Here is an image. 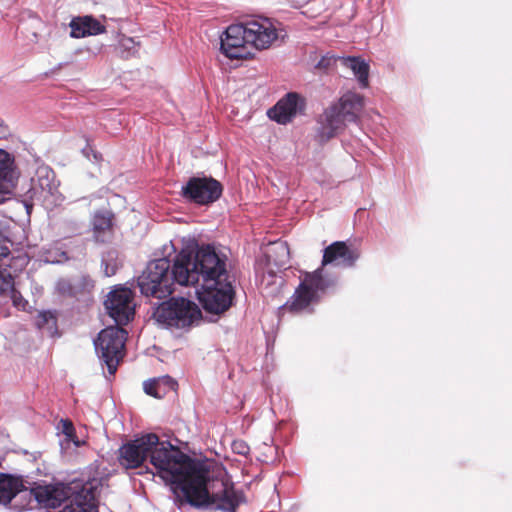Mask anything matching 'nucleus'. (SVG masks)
<instances>
[{
    "label": "nucleus",
    "instance_id": "obj_1",
    "mask_svg": "<svg viewBox=\"0 0 512 512\" xmlns=\"http://www.w3.org/2000/svg\"><path fill=\"white\" fill-rule=\"evenodd\" d=\"M148 456L156 474L170 485L180 503L198 509L236 512L244 499L233 485L214 479L212 464L207 459L192 458L170 442H160L155 433L129 440L118 450L119 464L125 469L141 467Z\"/></svg>",
    "mask_w": 512,
    "mask_h": 512
},
{
    "label": "nucleus",
    "instance_id": "obj_2",
    "mask_svg": "<svg viewBox=\"0 0 512 512\" xmlns=\"http://www.w3.org/2000/svg\"><path fill=\"white\" fill-rule=\"evenodd\" d=\"M227 261V254L213 244H195L193 271L197 274L191 286L202 281L196 293L207 313L222 314L233 304L235 279L227 270Z\"/></svg>",
    "mask_w": 512,
    "mask_h": 512
},
{
    "label": "nucleus",
    "instance_id": "obj_3",
    "mask_svg": "<svg viewBox=\"0 0 512 512\" xmlns=\"http://www.w3.org/2000/svg\"><path fill=\"white\" fill-rule=\"evenodd\" d=\"M195 247L183 248L172 259L162 257L147 263L137 278V286L145 297L166 299L174 292V286H190L196 279L193 271Z\"/></svg>",
    "mask_w": 512,
    "mask_h": 512
},
{
    "label": "nucleus",
    "instance_id": "obj_4",
    "mask_svg": "<svg viewBox=\"0 0 512 512\" xmlns=\"http://www.w3.org/2000/svg\"><path fill=\"white\" fill-rule=\"evenodd\" d=\"M102 480L75 478L69 482L40 485L36 482L29 488L35 500L46 507L56 509L62 504V512H98V489Z\"/></svg>",
    "mask_w": 512,
    "mask_h": 512
},
{
    "label": "nucleus",
    "instance_id": "obj_5",
    "mask_svg": "<svg viewBox=\"0 0 512 512\" xmlns=\"http://www.w3.org/2000/svg\"><path fill=\"white\" fill-rule=\"evenodd\" d=\"M277 30L267 18L232 24L220 37V50L229 59H250L251 47L262 50L277 39Z\"/></svg>",
    "mask_w": 512,
    "mask_h": 512
},
{
    "label": "nucleus",
    "instance_id": "obj_6",
    "mask_svg": "<svg viewBox=\"0 0 512 512\" xmlns=\"http://www.w3.org/2000/svg\"><path fill=\"white\" fill-rule=\"evenodd\" d=\"M365 106L364 97L347 91L331 103L317 120L316 140L324 144L342 133L348 124L357 123Z\"/></svg>",
    "mask_w": 512,
    "mask_h": 512
},
{
    "label": "nucleus",
    "instance_id": "obj_7",
    "mask_svg": "<svg viewBox=\"0 0 512 512\" xmlns=\"http://www.w3.org/2000/svg\"><path fill=\"white\" fill-rule=\"evenodd\" d=\"M59 183L56 180L54 171L46 164H38L29 183L23 186L24 190L21 196L23 204L30 213L35 203L42 204L46 207L58 206L63 201V196L59 192Z\"/></svg>",
    "mask_w": 512,
    "mask_h": 512
},
{
    "label": "nucleus",
    "instance_id": "obj_8",
    "mask_svg": "<svg viewBox=\"0 0 512 512\" xmlns=\"http://www.w3.org/2000/svg\"><path fill=\"white\" fill-rule=\"evenodd\" d=\"M335 283L336 278L325 275L322 268H318L313 272H306L294 294L285 303L284 307L291 312L303 311L311 303L318 301L319 292H324L329 287L335 285Z\"/></svg>",
    "mask_w": 512,
    "mask_h": 512
},
{
    "label": "nucleus",
    "instance_id": "obj_9",
    "mask_svg": "<svg viewBox=\"0 0 512 512\" xmlns=\"http://www.w3.org/2000/svg\"><path fill=\"white\" fill-rule=\"evenodd\" d=\"M126 339V330L117 325L101 330L94 340L95 351L110 375L116 373L119 362L124 356Z\"/></svg>",
    "mask_w": 512,
    "mask_h": 512
},
{
    "label": "nucleus",
    "instance_id": "obj_10",
    "mask_svg": "<svg viewBox=\"0 0 512 512\" xmlns=\"http://www.w3.org/2000/svg\"><path fill=\"white\" fill-rule=\"evenodd\" d=\"M223 193V185L211 176H193L181 187L182 197L189 203L208 206Z\"/></svg>",
    "mask_w": 512,
    "mask_h": 512
},
{
    "label": "nucleus",
    "instance_id": "obj_11",
    "mask_svg": "<svg viewBox=\"0 0 512 512\" xmlns=\"http://www.w3.org/2000/svg\"><path fill=\"white\" fill-rule=\"evenodd\" d=\"M133 297L132 290L127 287H116L108 293L104 305L108 315L116 325H127L134 318L135 304Z\"/></svg>",
    "mask_w": 512,
    "mask_h": 512
},
{
    "label": "nucleus",
    "instance_id": "obj_12",
    "mask_svg": "<svg viewBox=\"0 0 512 512\" xmlns=\"http://www.w3.org/2000/svg\"><path fill=\"white\" fill-rule=\"evenodd\" d=\"M306 108L305 99L296 92H288L267 111V116L281 125L290 123L298 113Z\"/></svg>",
    "mask_w": 512,
    "mask_h": 512
},
{
    "label": "nucleus",
    "instance_id": "obj_13",
    "mask_svg": "<svg viewBox=\"0 0 512 512\" xmlns=\"http://www.w3.org/2000/svg\"><path fill=\"white\" fill-rule=\"evenodd\" d=\"M359 256L360 254L356 249H351L343 241H336L324 249L322 266L335 264L350 268L354 266Z\"/></svg>",
    "mask_w": 512,
    "mask_h": 512
},
{
    "label": "nucleus",
    "instance_id": "obj_14",
    "mask_svg": "<svg viewBox=\"0 0 512 512\" xmlns=\"http://www.w3.org/2000/svg\"><path fill=\"white\" fill-rule=\"evenodd\" d=\"M114 213L109 209H99L94 212L91 225L93 238L98 243L110 242L113 238Z\"/></svg>",
    "mask_w": 512,
    "mask_h": 512
},
{
    "label": "nucleus",
    "instance_id": "obj_15",
    "mask_svg": "<svg viewBox=\"0 0 512 512\" xmlns=\"http://www.w3.org/2000/svg\"><path fill=\"white\" fill-rule=\"evenodd\" d=\"M290 252L287 242L276 241L272 244L270 251L266 254L267 271L266 273L270 278L276 276V272L272 267L277 270L286 269L289 267Z\"/></svg>",
    "mask_w": 512,
    "mask_h": 512
},
{
    "label": "nucleus",
    "instance_id": "obj_16",
    "mask_svg": "<svg viewBox=\"0 0 512 512\" xmlns=\"http://www.w3.org/2000/svg\"><path fill=\"white\" fill-rule=\"evenodd\" d=\"M69 26L72 38H84L105 32V26L91 15L75 17L71 20Z\"/></svg>",
    "mask_w": 512,
    "mask_h": 512
},
{
    "label": "nucleus",
    "instance_id": "obj_17",
    "mask_svg": "<svg viewBox=\"0 0 512 512\" xmlns=\"http://www.w3.org/2000/svg\"><path fill=\"white\" fill-rule=\"evenodd\" d=\"M177 303V322H172V326L183 329L200 319L201 310L193 301L179 297Z\"/></svg>",
    "mask_w": 512,
    "mask_h": 512
},
{
    "label": "nucleus",
    "instance_id": "obj_18",
    "mask_svg": "<svg viewBox=\"0 0 512 512\" xmlns=\"http://www.w3.org/2000/svg\"><path fill=\"white\" fill-rule=\"evenodd\" d=\"M21 478L10 474H0V505H8L21 491L27 490Z\"/></svg>",
    "mask_w": 512,
    "mask_h": 512
},
{
    "label": "nucleus",
    "instance_id": "obj_19",
    "mask_svg": "<svg viewBox=\"0 0 512 512\" xmlns=\"http://www.w3.org/2000/svg\"><path fill=\"white\" fill-rule=\"evenodd\" d=\"M339 64L350 69L357 78L361 88H367L369 85V64L360 57H340Z\"/></svg>",
    "mask_w": 512,
    "mask_h": 512
},
{
    "label": "nucleus",
    "instance_id": "obj_20",
    "mask_svg": "<svg viewBox=\"0 0 512 512\" xmlns=\"http://www.w3.org/2000/svg\"><path fill=\"white\" fill-rule=\"evenodd\" d=\"M17 178L14 157L0 149V192L12 186Z\"/></svg>",
    "mask_w": 512,
    "mask_h": 512
},
{
    "label": "nucleus",
    "instance_id": "obj_21",
    "mask_svg": "<svg viewBox=\"0 0 512 512\" xmlns=\"http://www.w3.org/2000/svg\"><path fill=\"white\" fill-rule=\"evenodd\" d=\"M177 298H170L160 303L153 312V318L164 327H173L172 322H177Z\"/></svg>",
    "mask_w": 512,
    "mask_h": 512
},
{
    "label": "nucleus",
    "instance_id": "obj_22",
    "mask_svg": "<svg viewBox=\"0 0 512 512\" xmlns=\"http://www.w3.org/2000/svg\"><path fill=\"white\" fill-rule=\"evenodd\" d=\"M122 267V259L115 248H108L101 254V270L104 276L111 277Z\"/></svg>",
    "mask_w": 512,
    "mask_h": 512
},
{
    "label": "nucleus",
    "instance_id": "obj_23",
    "mask_svg": "<svg viewBox=\"0 0 512 512\" xmlns=\"http://www.w3.org/2000/svg\"><path fill=\"white\" fill-rule=\"evenodd\" d=\"M6 292L10 293L13 306L17 309L25 311L28 306V301L24 299L19 291L14 288V280L10 274L7 277H3L2 284L0 285V294Z\"/></svg>",
    "mask_w": 512,
    "mask_h": 512
},
{
    "label": "nucleus",
    "instance_id": "obj_24",
    "mask_svg": "<svg viewBox=\"0 0 512 512\" xmlns=\"http://www.w3.org/2000/svg\"><path fill=\"white\" fill-rule=\"evenodd\" d=\"M57 428L65 436V442H73L76 447L81 445L80 440L76 436L75 427L71 420L61 419Z\"/></svg>",
    "mask_w": 512,
    "mask_h": 512
},
{
    "label": "nucleus",
    "instance_id": "obj_25",
    "mask_svg": "<svg viewBox=\"0 0 512 512\" xmlns=\"http://www.w3.org/2000/svg\"><path fill=\"white\" fill-rule=\"evenodd\" d=\"M36 324L39 329L47 328L51 333L57 330V318L51 311L40 312L37 316Z\"/></svg>",
    "mask_w": 512,
    "mask_h": 512
},
{
    "label": "nucleus",
    "instance_id": "obj_26",
    "mask_svg": "<svg viewBox=\"0 0 512 512\" xmlns=\"http://www.w3.org/2000/svg\"><path fill=\"white\" fill-rule=\"evenodd\" d=\"M144 392L157 399L164 397V392L158 387L157 379H149L143 383Z\"/></svg>",
    "mask_w": 512,
    "mask_h": 512
},
{
    "label": "nucleus",
    "instance_id": "obj_27",
    "mask_svg": "<svg viewBox=\"0 0 512 512\" xmlns=\"http://www.w3.org/2000/svg\"><path fill=\"white\" fill-rule=\"evenodd\" d=\"M158 387L163 390L164 397L171 391H175L178 387V383L172 377L166 375L163 377L156 378Z\"/></svg>",
    "mask_w": 512,
    "mask_h": 512
},
{
    "label": "nucleus",
    "instance_id": "obj_28",
    "mask_svg": "<svg viewBox=\"0 0 512 512\" xmlns=\"http://www.w3.org/2000/svg\"><path fill=\"white\" fill-rule=\"evenodd\" d=\"M339 58L340 57H335L334 55L326 54L322 56L321 59L318 61V63L316 64V68L328 70L333 65L339 63Z\"/></svg>",
    "mask_w": 512,
    "mask_h": 512
},
{
    "label": "nucleus",
    "instance_id": "obj_29",
    "mask_svg": "<svg viewBox=\"0 0 512 512\" xmlns=\"http://www.w3.org/2000/svg\"><path fill=\"white\" fill-rule=\"evenodd\" d=\"M232 449L239 455H246L250 451L249 446L244 441H234L232 444Z\"/></svg>",
    "mask_w": 512,
    "mask_h": 512
},
{
    "label": "nucleus",
    "instance_id": "obj_30",
    "mask_svg": "<svg viewBox=\"0 0 512 512\" xmlns=\"http://www.w3.org/2000/svg\"><path fill=\"white\" fill-rule=\"evenodd\" d=\"M83 154L88 158L91 159V156L95 162H98L101 160V154L95 151L92 146L87 145L82 150Z\"/></svg>",
    "mask_w": 512,
    "mask_h": 512
},
{
    "label": "nucleus",
    "instance_id": "obj_31",
    "mask_svg": "<svg viewBox=\"0 0 512 512\" xmlns=\"http://www.w3.org/2000/svg\"><path fill=\"white\" fill-rule=\"evenodd\" d=\"M10 255V250L8 247H0V259L6 258Z\"/></svg>",
    "mask_w": 512,
    "mask_h": 512
},
{
    "label": "nucleus",
    "instance_id": "obj_32",
    "mask_svg": "<svg viewBox=\"0 0 512 512\" xmlns=\"http://www.w3.org/2000/svg\"><path fill=\"white\" fill-rule=\"evenodd\" d=\"M30 456L32 457L33 461H36L41 456V452L35 451V452L31 453Z\"/></svg>",
    "mask_w": 512,
    "mask_h": 512
},
{
    "label": "nucleus",
    "instance_id": "obj_33",
    "mask_svg": "<svg viewBox=\"0 0 512 512\" xmlns=\"http://www.w3.org/2000/svg\"><path fill=\"white\" fill-rule=\"evenodd\" d=\"M4 200H5V197L2 195V196L0 197V203H2Z\"/></svg>",
    "mask_w": 512,
    "mask_h": 512
}]
</instances>
